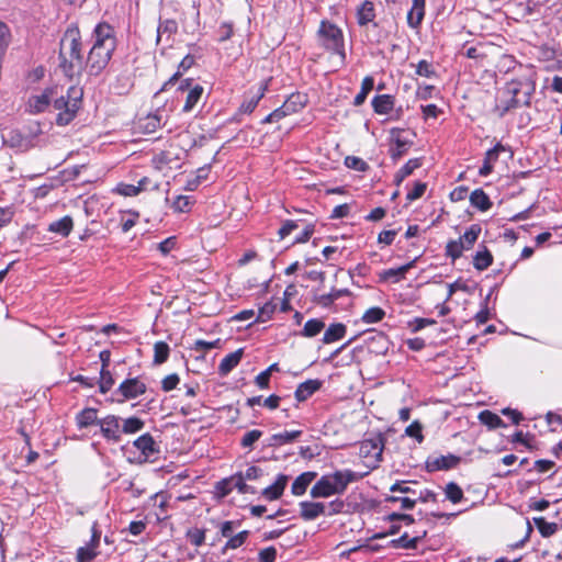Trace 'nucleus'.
Wrapping results in <instances>:
<instances>
[{
    "label": "nucleus",
    "mask_w": 562,
    "mask_h": 562,
    "mask_svg": "<svg viewBox=\"0 0 562 562\" xmlns=\"http://www.w3.org/2000/svg\"><path fill=\"white\" fill-rule=\"evenodd\" d=\"M535 92V69L519 65L516 76L498 91L493 111L498 117H504L516 109L530 106Z\"/></svg>",
    "instance_id": "obj_1"
},
{
    "label": "nucleus",
    "mask_w": 562,
    "mask_h": 562,
    "mask_svg": "<svg viewBox=\"0 0 562 562\" xmlns=\"http://www.w3.org/2000/svg\"><path fill=\"white\" fill-rule=\"evenodd\" d=\"M92 46L86 58L90 76H99L109 65L117 47L115 29L106 22H99L91 33Z\"/></svg>",
    "instance_id": "obj_2"
},
{
    "label": "nucleus",
    "mask_w": 562,
    "mask_h": 562,
    "mask_svg": "<svg viewBox=\"0 0 562 562\" xmlns=\"http://www.w3.org/2000/svg\"><path fill=\"white\" fill-rule=\"evenodd\" d=\"M59 59V67L68 78L79 76L86 69L82 36L75 23L66 29L60 41Z\"/></svg>",
    "instance_id": "obj_3"
},
{
    "label": "nucleus",
    "mask_w": 562,
    "mask_h": 562,
    "mask_svg": "<svg viewBox=\"0 0 562 562\" xmlns=\"http://www.w3.org/2000/svg\"><path fill=\"white\" fill-rule=\"evenodd\" d=\"M364 474H359L350 469L337 470L324 474L312 486L310 494L313 498H328L333 495H341L350 483L361 480Z\"/></svg>",
    "instance_id": "obj_4"
},
{
    "label": "nucleus",
    "mask_w": 562,
    "mask_h": 562,
    "mask_svg": "<svg viewBox=\"0 0 562 562\" xmlns=\"http://www.w3.org/2000/svg\"><path fill=\"white\" fill-rule=\"evenodd\" d=\"M82 89L71 86L65 94L53 98L52 106L57 112L56 124L58 126L68 125L77 115L82 103Z\"/></svg>",
    "instance_id": "obj_5"
},
{
    "label": "nucleus",
    "mask_w": 562,
    "mask_h": 562,
    "mask_svg": "<svg viewBox=\"0 0 562 562\" xmlns=\"http://www.w3.org/2000/svg\"><path fill=\"white\" fill-rule=\"evenodd\" d=\"M318 36L325 49L339 55L341 60L345 61L346 52L341 29L331 22L322 21L318 29Z\"/></svg>",
    "instance_id": "obj_6"
},
{
    "label": "nucleus",
    "mask_w": 562,
    "mask_h": 562,
    "mask_svg": "<svg viewBox=\"0 0 562 562\" xmlns=\"http://www.w3.org/2000/svg\"><path fill=\"white\" fill-rule=\"evenodd\" d=\"M40 134L41 128L38 125L36 131H31L27 134H23L19 130H11L5 135L1 136V142L3 145L16 151L24 153L36 146V138Z\"/></svg>",
    "instance_id": "obj_7"
},
{
    "label": "nucleus",
    "mask_w": 562,
    "mask_h": 562,
    "mask_svg": "<svg viewBox=\"0 0 562 562\" xmlns=\"http://www.w3.org/2000/svg\"><path fill=\"white\" fill-rule=\"evenodd\" d=\"M178 90L184 92L187 91L186 102L182 108V111L189 113L193 110V108L201 100L203 94V87L201 85H193V79H184L180 82Z\"/></svg>",
    "instance_id": "obj_8"
},
{
    "label": "nucleus",
    "mask_w": 562,
    "mask_h": 562,
    "mask_svg": "<svg viewBox=\"0 0 562 562\" xmlns=\"http://www.w3.org/2000/svg\"><path fill=\"white\" fill-rule=\"evenodd\" d=\"M146 390L147 387L144 382H142L138 378H132L124 380L119 385L115 393L122 396V398L117 401L124 402L143 395L146 392Z\"/></svg>",
    "instance_id": "obj_9"
},
{
    "label": "nucleus",
    "mask_w": 562,
    "mask_h": 562,
    "mask_svg": "<svg viewBox=\"0 0 562 562\" xmlns=\"http://www.w3.org/2000/svg\"><path fill=\"white\" fill-rule=\"evenodd\" d=\"M120 420V417L115 415H108L106 417L101 418L98 422V425L100 426L101 429V434L108 441H121L122 428Z\"/></svg>",
    "instance_id": "obj_10"
},
{
    "label": "nucleus",
    "mask_w": 562,
    "mask_h": 562,
    "mask_svg": "<svg viewBox=\"0 0 562 562\" xmlns=\"http://www.w3.org/2000/svg\"><path fill=\"white\" fill-rule=\"evenodd\" d=\"M461 458L449 453L447 456L430 457L426 461V469L428 472L447 471L456 468Z\"/></svg>",
    "instance_id": "obj_11"
},
{
    "label": "nucleus",
    "mask_w": 562,
    "mask_h": 562,
    "mask_svg": "<svg viewBox=\"0 0 562 562\" xmlns=\"http://www.w3.org/2000/svg\"><path fill=\"white\" fill-rule=\"evenodd\" d=\"M53 94V89H46L41 94L31 95L26 103V112L30 114L43 113L52 104Z\"/></svg>",
    "instance_id": "obj_12"
},
{
    "label": "nucleus",
    "mask_w": 562,
    "mask_h": 562,
    "mask_svg": "<svg viewBox=\"0 0 562 562\" xmlns=\"http://www.w3.org/2000/svg\"><path fill=\"white\" fill-rule=\"evenodd\" d=\"M178 32V23L173 19L159 20L157 25L156 45L161 43L170 46L172 44V36Z\"/></svg>",
    "instance_id": "obj_13"
},
{
    "label": "nucleus",
    "mask_w": 562,
    "mask_h": 562,
    "mask_svg": "<svg viewBox=\"0 0 562 562\" xmlns=\"http://www.w3.org/2000/svg\"><path fill=\"white\" fill-rule=\"evenodd\" d=\"M300 517L305 521H311L325 515L326 504L321 502L303 501L299 503Z\"/></svg>",
    "instance_id": "obj_14"
},
{
    "label": "nucleus",
    "mask_w": 562,
    "mask_h": 562,
    "mask_svg": "<svg viewBox=\"0 0 562 562\" xmlns=\"http://www.w3.org/2000/svg\"><path fill=\"white\" fill-rule=\"evenodd\" d=\"M403 131L400 128L391 130L392 145L390 147V156L392 159H400L409 148L411 142L402 136Z\"/></svg>",
    "instance_id": "obj_15"
},
{
    "label": "nucleus",
    "mask_w": 562,
    "mask_h": 562,
    "mask_svg": "<svg viewBox=\"0 0 562 562\" xmlns=\"http://www.w3.org/2000/svg\"><path fill=\"white\" fill-rule=\"evenodd\" d=\"M505 150V146L501 143H497L493 148L488 149L485 153L483 165L479 169V175L482 177H487L491 175L494 168V164L498 160L499 154Z\"/></svg>",
    "instance_id": "obj_16"
},
{
    "label": "nucleus",
    "mask_w": 562,
    "mask_h": 562,
    "mask_svg": "<svg viewBox=\"0 0 562 562\" xmlns=\"http://www.w3.org/2000/svg\"><path fill=\"white\" fill-rule=\"evenodd\" d=\"M288 481L289 476L280 473L271 485L262 490V497H265L267 501L279 499L284 492Z\"/></svg>",
    "instance_id": "obj_17"
},
{
    "label": "nucleus",
    "mask_w": 562,
    "mask_h": 562,
    "mask_svg": "<svg viewBox=\"0 0 562 562\" xmlns=\"http://www.w3.org/2000/svg\"><path fill=\"white\" fill-rule=\"evenodd\" d=\"M426 0H412V7L407 12V24L412 29H418L425 18Z\"/></svg>",
    "instance_id": "obj_18"
},
{
    "label": "nucleus",
    "mask_w": 562,
    "mask_h": 562,
    "mask_svg": "<svg viewBox=\"0 0 562 562\" xmlns=\"http://www.w3.org/2000/svg\"><path fill=\"white\" fill-rule=\"evenodd\" d=\"M322 385L323 381L318 379H310L303 383H300L294 393L295 400L297 402H304L308 400L322 387Z\"/></svg>",
    "instance_id": "obj_19"
},
{
    "label": "nucleus",
    "mask_w": 562,
    "mask_h": 562,
    "mask_svg": "<svg viewBox=\"0 0 562 562\" xmlns=\"http://www.w3.org/2000/svg\"><path fill=\"white\" fill-rule=\"evenodd\" d=\"M383 441L384 439L381 436L362 441L360 447L361 454L364 457L373 456L378 461L381 460L384 447Z\"/></svg>",
    "instance_id": "obj_20"
},
{
    "label": "nucleus",
    "mask_w": 562,
    "mask_h": 562,
    "mask_svg": "<svg viewBox=\"0 0 562 562\" xmlns=\"http://www.w3.org/2000/svg\"><path fill=\"white\" fill-rule=\"evenodd\" d=\"M133 445L146 459L159 452L153 436L148 432L139 436Z\"/></svg>",
    "instance_id": "obj_21"
},
{
    "label": "nucleus",
    "mask_w": 562,
    "mask_h": 562,
    "mask_svg": "<svg viewBox=\"0 0 562 562\" xmlns=\"http://www.w3.org/2000/svg\"><path fill=\"white\" fill-rule=\"evenodd\" d=\"M373 111L376 114H390L394 108L395 99L391 94H378L371 101Z\"/></svg>",
    "instance_id": "obj_22"
},
{
    "label": "nucleus",
    "mask_w": 562,
    "mask_h": 562,
    "mask_svg": "<svg viewBox=\"0 0 562 562\" xmlns=\"http://www.w3.org/2000/svg\"><path fill=\"white\" fill-rule=\"evenodd\" d=\"M375 19V7L370 0L363 1L357 9V22L360 26H364Z\"/></svg>",
    "instance_id": "obj_23"
},
{
    "label": "nucleus",
    "mask_w": 562,
    "mask_h": 562,
    "mask_svg": "<svg viewBox=\"0 0 562 562\" xmlns=\"http://www.w3.org/2000/svg\"><path fill=\"white\" fill-rule=\"evenodd\" d=\"M243 353H244V351L240 348V349H237L236 351L231 352L227 356H225L218 366L220 375L225 376L234 368H236L243 358Z\"/></svg>",
    "instance_id": "obj_24"
},
{
    "label": "nucleus",
    "mask_w": 562,
    "mask_h": 562,
    "mask_svg": "<svg viewBox=\"0 0 562 562\" xmlns=\"http://www.w3.org/2000/svg\"><path fill=\"white\" fill-rule=\"evenodd\" d=\"M316 475H317L316 472H311V471L303 472L302 474H300L292 483V486H291L292 494L295 496L303 495L306 492L308 485L314 481Z\"/></svg>",
    "instance_id": "obj_25"
},
{
    "label": "nucleus",
    "mask_w": 562,
    "mask_h": 562,
    "mask_svg": "<svg viewBox=\"0 0 562 562\" xmlns=\"http://www.w3.org/2000/svg\"><path fill=\"white\" fill-rule=\"evenodd\" d=\"M74 227V222L71 216L66 215L57 221L52 222L48 225V232L60 235L61 237H67Z\"/></svg>",
    "instance_id": "obj_26"
},
{
    "label": "nucleus",
    "mask_w": 562,
    "mask_h": 562,
    "mask_svg": "<svg viewBox=\"0 0 562 562\" xmlns=\"http://www.w3.org/2000/svg\"><path fill=\"white\" fill-rule=\"evenodd\" d=\"M470 203L481 212H486L492 207V201L482 189H475L470 194Z\"/></svg>",
    "instance_id": "obj_27"
},
{
    "label": "nucleus",
    "mask_w": 562,
    "mask_h": 562,
    "mask_svg": "<svg viewBox=\"0 0 562 562\" xmlns=\"http://www.w3.org/2000/svg\"><path fill=\"white\" fill-rule=\"evenodd\" d=\"M302 435L301 430L283 431L269 438L268 446L280 447L295 441Z\"/></svg>",
    "instance_id": "obj_28"
},
{
    "label": "nucleus",
    "mask_w": 562,
    "mask_h": 562,
    "mask_svg": "<svg viewBox=\"0 0 562 562\" xmlns=\"http://www.w3.org/2000/svg\"><path fill=\"white\" fill-rule=\"evenodd\" d=\"M427 535V531H424L422 536H416L414 538H408V535L405 532L404 535H402L400 538L397 539H393L389 542V546L391 548H402V549H411V550H414L417 548L419 541L426 537Z\"/></svg>",
    "instance_id": "obj_29"
},
{
    "label": "nucleus",
    "mask_w": 562,
    "mask_h": 562,
    "mask_svg": "<svg viewBox=\"0 0 562 562\" xmlns=\"http://www.w3.org/2000/svg\"><path fill=\"white\" fill-rule=\"evenodd\" d=\"M99 420L98 411L91 407H87L76 415V423L80 429L98 424Z\"/></svg>",
    "instance_id": "obj_30"
},
{
    "label": "nucleus",
    "mask_w": 562,
    "mask_h": 562,
    "mask_svg": "<svg viewBox=\"0 0 562 562\" xmlns=\"http://www.w3.org/2000/svg\"><path fill=\"white\" fill-rule=\"evenodd\" d=\"M268 90V82L262 83L258 92L252 95L250 99L245 100L239 106V113L250 114L257 108L259 101L263 98L266 91Z\"/></svg>",
    "instance_id": "obj_31"
},
{
    "label": "nucleus",
    "mask_w": 562,
    "mask_h": 562,
    "mask_svg": "<svg viewBox=\"0 0 562 562\" xmlns=\"http://www.w3.org/2000/svg\"><path fill=\"white\" fill-rule=\"evenodd\" d=\"M347 328L341 323L331 324L324 333L323 342L331 344L342 339L346 335Z\"/></svg>",
    "instance_id": "obj_32"
},
{
    "label": "nucleus",
    "mask_w": 562,
    "mask_h": 562,
    "mask_svg": "<svg viewBox=\"0 0 562 562\" xmlns=\"http://www.w3.org/2000/svg\"><path fill=\"white\" fill-rule=\"evenodd\" d=\"M493 263V256L486 246L477 250L473 257V266L476 270H486Z\"/></svg>",
    "instance_id": "obj_33"
},
{
    "label": "nucleus",
    "mask_w": 562,
    "mask_h": 562,
    "mask_svg": "<svg viewBox=\"0 0 562 562\" xmlns=\"http://www.w3.org/2000/svg\"><path fill=\"white\" fill-rule=\"evenodd\" d=\"M307 103V97L306 94L296 92L292 93L285 101H284V109L288 110L291 114L296 113L301 111Z\"/></svg>",
    "instance_id": "obj_34"
},
{
    "label": "nucleus",
    "mask_w": 562,
    "mask_h": 562,
    "mask_svg": "<svg viewBox=\"0 0 562 562\" xmlns=\"http://www.w3.org/2000/svg\"><path fill=\"white\" fill-rule=\"evenodd\" d=\"M481 231L482 228L479 224H472L458 239L462 243L464 250H469L473 247L481 234Z\"/></svg>",
    "instance_id": "obj_35"
},
{
    "label": "nucleus",
    "mask_w": 562,
    "mask_h": 562,
    "mask_svg": "<svg viewBox=\"0 0 562 562\" xmlns=\"http://www.w3.org/2000/svg\"><path fill=\"white\" fill-rule=\"evenodd\" d=\"M194 64V57L192 55H187L182 58L179 64L178 71L173 74L168 81L164 83L160 91L167 90L168 86L175 85V82L182 76L183 71L190 69Z\"/></svg>",
    "instance_id": "obj_36"
},
{
    "label": "nucleus",
    "mask_w": 562,
    "mask_h": 562,
    "mask_svg": "<svg viewBox=\"0 0 562 562\" xmlns=\"http://www.w3.org/2000/svg\"><path fill=\"white\" fill-rule=\"evenodd\" d=\"M479 420L490 429L506 427L504 420L495 413L485 409L479 414Z\"/></svg>",
    "instance_id": "obj_37"
},
{
    "label": "nucleus",
    "mask_w": 562,
    "mask_h": 562,
    "mask_svg": "<svg viewBox=\"0 0 562 562\" xmlns=\"http://www.w3.org/2000/svg\"><path fill=\"white\" fill-rule=\"evenodd\" d=\"M414 263H415V260L404 265V266H401L398 268H392V269H387V270H384L382 273H381V278L383 280H390V279H393L394 282H397L400 281L404 276L405 273L414 267Z\"/></svg>",
    "instance_id": "obj_38"
},
{
    "label": "nucleus",
    "mask_w": 562,
    "mask_h": 562,
    "mask_svg": "<svg viewBox=\"0 0 562 562\" xmlns=\"http://www.w3.org/2000/svg\"><path fill=\"white\" fill-rule=\"evenodd\" d=\"M373 87L374 79L371 76L364 77L361 82V89L353 99V105L360 106L361 104H363Z\"/></svg>",
    "instance_id": "obj_39"
},
{
    "label": "nucleus",
    "mask_w": 562,
    "mask_h": 562,
    "mask_svg": "<svg viewBox=\"0 0 562 562\" xmlns=\"http://www.w3.org/2000/svg\"><path fill=\"white\" fill-rule=\"evenodd\" d=\"M533 522L538 528L540 535L544 538L554 535L558 530L557 522H548L543 517H535Z\"/></svg>",
    "instance_id": "obj_40"
},
{
    "label": "nucleus",
    "mask_w": 562,
    "mask_h": 562,
    "mask_svg": "<svg viewBox=\"0 0 562 562\" xmlns=\"http://www.w3.org/2000/svg\"><path fill=\"white\" fill-rule=\"evenodd\" d=\"M325 327V323L318 318L308 319L302 330V336L304 337H315L317 336Z\"/></svg>",
    "instance_id": "obj_41"
},
{
    "label": "nucleus",
    "mask_w": 562,
    "mask_h": 562,
    "mask_svg": "<svg viewBox=\"0 0 562 562\" xmlns=\"http://www.w3.org/2000/svg\"><path fill=\"white\" fill-rule=\"evenodd\" d=\"M145 426V423L144 420H142L140 418L138 417H128L126 419L123 420V425L121 426L122 428V432L124 434H136L138 431H140Z\"/></svg>",
    "instance_id": "obj_42"
},
{
    "label": "nucleus",
    "mask_w": 562,
    "mask_h": 562,
    "mask_svg": "<svg viewBox=\"0 0 562 562\" xmlns=\"http://www.w3.org/2000/svg\"><path fill=\"white\" fill-rule=\"evenodd\" d=\"M170 348L165 341H157L154 345V362L161 364L167 361L169 357Z\"/></svg>",
    "instance_id": "obj_43"
},
{
    "label": "nucleus",
    "mask_w": 562,
    "mask_h": 562,
    "mask_svg": "<svg viewBox=\"0 0 562 562\" xmlns=\"http://www.w3.org/2000/svg\"><path fill=\"white\" fill-rule=\"evenodd\" d=\"M384 316H385V312L383 308H381L379 306H373L364 312V314L361 317V321L364 324H375V323L382 321Z\"/></svg>",
    "instance_id": "obj_44"
},
{
    "label": "nucleus",
    "mask_w": 562,
    "mask_h": 562,
    "mask_svg": "<svg viewBox=\"0 0 562 562\" xmlns=\"http://www.w3.org/2000/svg\"><path fill=\"white\" fill-rule=\"evenodd\" d=\"M446 497L453 504H458L463 498L462 488L454 482H449L445 488Z\"/></svg>",
    "instance_id": "obj_45"
},
{
    "label": "nucleus",
    "mask_w": 562,
    "mask_h": 562,
    "mask_svg": "<svg viewBox=\"0 0 562 562\" xmlns=\"http://www.w3.org/2000/svg\"><path fill=\"white\" fill-rule=\"evenodd\" d=\"M248 537H249L248 530H244V531L238 532L235 536H232L231 538H228L223 550L224 551L229 550V549L234 550V549L241 547L246 542Z\"/></svg>",
    "instance_id": "obj_46"
},
{
    "label": "nucleus",
    "mask_w": 562,
    "mask_h": 562,
    "mask_svg": "<svg viewBox=\"0 0 562 562\" xmlns=\"http://www.w3.org/2000/svg\"><path fill=\"white\" fill-rule=\"evenodd\" d=\"M99 552L98 550L91 549L87 546L79 547L77 549L76 553V561L77 562H92L97 557Z\"/></svg>",
    "instance_id": "obj_47"
},
{
    "label": "nucleus",
    "mask_w": 562,
    "mask_h": 562,
    "mask_svg": "<svg viewBox=\"0 0 562 562\" xmlns=\"http://www.w3.org/2000/svg\"><path fill=\"white\" fill-rule=\"evenodd\" d=\"M114 385V379L111 372L106 370H100L99 389L102 394L108 393Z\"/></svg>",
    "instance_id": "obj_48"
},
{
    "label": "nucleus",
    "mask_w": 562,
    "mask_h": 562,
    "mask_svg": "<svg viewBox=\"0 0 562 562\" xmlns=\"http://www.w3.org/2000/svg\"><path fill=\"white\" fill-rule=\"evenodd\" d=\"M262 436V431L259 429H252L247 431L240 439V446L243 448L252 449L255 442H257Z\"/></svg>",
    "instance_id": "obj_49"
},
{
    "label": "nucleus",
    "mask_w": 562,
    "mask_h": 562,
    "mask_svg": "<svg viewBox=\"0 0 562 562\" xmlns=\"http://www.w3.org/2000/svg\"><path fill=\"white\" fill-rule=\"evenodd\" d=\"M192 205L193 201L190 196L178 195L172 203V209L175 210V212L184 213L189 212Z\"/></svg>",
    "instance_id": "obj_50"
},
{
    "label": "nucleus",
    "mask_w": 562,
    "mask_h": 562,
    "mask_svg": "<svg viewBox=\"0 0 562 562\" xmlns=\"http://www.w3.org/2000/svg\"><path fill=\"white\" fill-rule=\"evenodd\" d=\"M463 251V245L459 240H450L446 246V255L452 258V260L460 258Z\"/></svg>",
    "instance_id": "obj_51"
},
{
    "label": "nucleus",
    "mask_w": 562,
    "mask_h": 562,
    "mask_svg": "<svg viewBox=\"0 0 562 562\" xmlns=\"http://www.w3.org/2000/svg\"><path fill=\"white\" fill-rule=\"evenodd\" d=\"M187 538L191 544L200 547L205 541V530L199 528H192L187 531Z\"/></svg>",
    "instance_id": "obj_52"
},
{
    "label": "nucleus",
    "mask_w": 562,
    "mask_h": 562,
    "mask_svg": "<svg viewBox=\"0 0 562 562\" xmlns=\"http://www.w3.org/2000/svg\"><path fill=\"white\" fill-rule=\"evenodd\" d=\"M234 480L231 477L224 479L216 483L215 490L220 497H226L234 490Z\"/></svg>",
    "instance_id": "obj_53"
},
{
    "label": "nucleus",
    "mask_w": 562,
    "mask_h": 562,
    "mask_svg": "<svg viewBox=\"0 0 562 562\" xmlns=\"http://www.w3.org/2000/svg\"><path fill=\"white\" fill-rule=\"evenodd\" d=\"M240 525V521L226 520L217 524L221 536L224 538H231L235 529Z\"/></svg>",
    "instance_id": "obj_54"
},
{
    "label": "nucleus",
    "mask_w": 562,
    "mask_h": 562,
    "mask_svg": "<svg viewBox=\"0 0 562 562\" xmlns=\"http://www.w3.org/2000/svg\"><path fill=\"white\" fill-rule=\"evenodd\" d=\"M10 43V30L8 25L0 21V57H3Z\"/></svg>",
    "instance_id": "obj_55"
},
{
    "label": "nucleus",
    "mask_w": 562,
    "mask_h": 562,
    "mask_svg": "<svg viewBox=\"0 0 562 562\" xmlns=\"http://www.w3.org/2000/svg\"><path fill=\"white\" fill-rule=\"evenodd\" d=\"M427 189V184L422 181H416L414 188L407 192L406 200L412 202L422 198Z\"/></svg>",
    "instance_id": "obj_56"
},
{
    "label": "nucleus",
    "mask_w": 562,
    "mask_h": 562,
    "mask_svg": "<svg viewBox=\"0 0 562 562\" xmlns=\"http://www.w3.org/2000/svg\"><path fill=\"white\" fill-rule=\"evenodd\" d=\"M405 434L412 438H415L419 443L424 440L423 426L418 422H413L409 426H407Z\"/></svg>",
    "instance_id": "obj_57"
},
{
    "label": "nucleus",
    "mask_w": 562,
    "mask_h": 562,
    "mask_svg": "<svg viewBox=\"0 0 562 562\" xmlns=\"http://www.w3.org/2000/svg\"><path fill=\"white\" fill-rule=\"evenodd\" d=\"M114 192L123 196H136L139 193V188H136L134 184L121 182L115 187Z\"/></svg>",
    "instance_id": "obj_58"
},
{
    "label": "nucleus",
    "mask_w": 562,
    "mask_h": 562,
    "mask_svg": "<svg viewBox=\"0 0 562 562\" xmlns=\"http://www.w3.org/2000/svg\"><path fill=\"white\" fill-rule=\"evenodd\" d=\"M162 125L161 123V116L158 113L149 114L145 120V130L148 133L155 132L157 128H159Z\"/></svg>",
    "instance_id": "obj_59"
},
{
    "label": "nucleus",
    "mask_w": 562,
    "mask_h": 562,
    "mask_svg": "<svg viewBox=\"0 0 562 562\" xmlns=\"http://www.w3.org/2000/svg\"><path fill=\"white\" fill-rule=\"evenodd\" d=\"M180 382V378L177 373H171L165 376L161 381V389L165 392H170L175 390Z\"/></svg>",
    "instance_id": "obj_60"
},
{
    "label": "nucleus",
    "mask_w": 562,
    "mask_h": 562,
    "mask_svg": "<svg viewBox=\"0 0 562 562\" xmlns=\"http://www.w3.org/2000/svg\"><path fill=\"white\" fill-rule=\"evenodd\" d=\"M277 308V304L272 301L267 302L260 310L258 319L261 322H266L272 317Z\"/></svg>",
    "instance_id": "obj_61"
},
{
    "label": "nucleus",
    "mask_w": 562,
    "mask_h": 562,
    "mask_svg": "<svg viewBox=\"0 0 562 562\" xmlns=\"http://www.w3.org/2000/svg\"><path fill=\"white\" fill-rule=\"evenodd\" d=\"M345 165L348 168L358 170V171H364L368 168V165L364 160H362L359 157L355 156H347L345 159Z\"/></svg>",
    "instance_id": "obj_62"
},
{
    "label": "nucleus",
    "mask_w": 562,
    "mask_h": 562,
    "mask_svg": "<svg viewBox=\"0 0 562 562\" xmlns=\"http://www.w3.org/2000/svg\"><path fill=\"white\" fill-rule=\"evenodd\" d=\"M276 559H277V549L272 546L261 549L258 553L259 562H276Z\"/></svg>",
    "instance_id": "obj_63"
},
{
    "label": "nucleus",
    "mask_w": 562,
    "mask_h": 562,
    "mask_svg": "<svg viewBox=\"0 0 562 562\" xmlns=\"http://www.w3.org/2000/svg\"><path fill=\"white\" fill-rule=\"evenodd\" d=\"M416 74L418 76L430 78L436 72H435V69H434L432 65L430 63H428L427 60L423 59L416 66Z\"/></svg>",
    "instance_id": "obj_64"
}]
</instances>
